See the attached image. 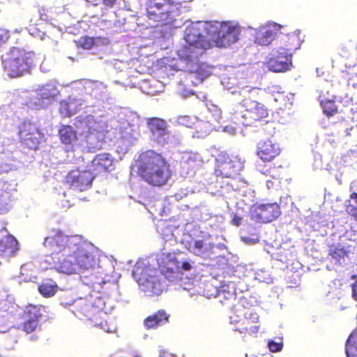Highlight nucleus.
Masks as SVG:
<instances>
[{
  "label": "nucleus",
  "instance_id": "obj_6",
  "mask_svg": "<svg viewBox=\"0 0 357 357\" xmlns=\"http://www.w3.org/2000/svg\"><path fill=\"white\" fill-rule=\"evenodd\" d=\"M181 6L176 0H147L146 16L155 26H171L176 21Z\"/></svg>",
  "mask_w": 357,
  "mask_h": 357
},
{
  "label": "nucleus",
  "instance_id": "obj_29",
  "mask_svg": "<svg viewBox=\"0 0 357 357\" xmlns=\"http://www.w3.org/2000/svg\"><path fill=\"white\" fill-rule=\"evenodd\" d=\"M341 78L348 86L357 88V65L347 67L342 71Z\"/></svg>",
  "mask_w": 357,
  "mask_h": 357
},
{
  "label": "nucleus",
  "instance_id": "obj_30",
  "mask_svg": "<svg viewBox=\"0 0 357 357\" xmlns=\"http://www.w3.org/2000/svg\"><path fill=\"white\" fill-rule=\"evenodd\" d=\"M347 357H357V328L349 335L345 344Z\"/></svg>",
  "mask_w": 357,
  "mask_h": 357
},
{
  "label": "nucleus",
  "instance_id": "obj_24",
  "mask_svg": "<svg viewBox=\"0 0 357 357\" xmlns=\"http://www.w3.org/2000/svg\"><path fill=\"white\" fill-rule=\"evenodd\" d=\"M303 40L298 33H292L286 35L282 38L283 47H279L285 52L292 53L293 51L298 50L301 47Z\"/></svg>",
  "mask_w": 357,
  "mask_h": 357
},
{
  "label": "nucleus",
  "instance_id": "obj_23",
  "mask_svg": "<svg viewBox=\"0 0 357 357\" xmlns=\"http://www.w3.org/2000/svg\"><path fill=\"white\" fill-rule=\"evenodd\" d=\"M276 36L275 29L271 26L261 27L256 33L255 42L260 45H268Z\"/></svg>",
  "mask_w": 357,
  "mask_h": 357
},
{
  "label": "nucleus",
  "instance_id": "obj_21",
  "mask_svg": "<svg viewBox=\"0 0 357 357\" xmlns=\"http://www.w3.org/2000/svg\"><path fill=\"white\" fill-rule=\"evenodd\" d=\"M26 314L30 316L33 314V317L22 324V330L26 333H31L33 332L38 326V319L42 316L40 312V307L37 305H29L26 307Z\"/></svg>",
  "mask_w": 357,
  "mask_h": 357
},
{
  "label": "nucleus",
  "instance_id": "obj_37",
  "mask_svg": "<svg viewBox=\"0 0 357 357\" xmlns=\"http://www.w3.org/2000/svg\"><path fill=\"white\" fill-rule=\"evenodd\" d=\"M283 344L282 342L270 340L268 343V347L271 352H278L282 350Z\"/></svg>",
  "mask_w": 357,
  "mask_h": 357
},
{
  "label": "nucleus",
  "instance_id": "obj_40",
  "mask_svg": "<svg viewBox=\"0 0 357 357\" xmlns=\"http://www.w3.org/2000/svg\"><path fill=\"white\" fill-rule=\"evenodd\" d=\"M241 221L242 218L240 216L234 215L231 220V225L238 227L241 224Z\"/></svg>",
  "mask_w": 357,
  "mask_h": 357
},
{
  "label": "nucleus",
  "instance_id": "obj_20",
  "mask_svg": "<svg viewBox=\"0 0 357 357\" xmlns=\"http://www.w3.org/2000/svg\"><path fill=\"white\" fill-rule=\"evenodd\" d=\"M58 137L61 144L68 146H74L78 141L77 132L70 125H61Z\"/></svg>",
  "mask_w": 357,
  "mask_h": 357
},
{
  "label": "nucleus",
  "instance_id": "obj_32",
  "mask_svg": "<svg viewBox=\"0 0 357 357\" xmlns=\"http://www.w3.org/2000/svg\"><path fill=\"white\" fill-rule=\"evenodd\" d=\"M59 112L64 117H70L75 114L76 110L71 108L70 102L64 101L61 102Z\"/></svg>",
  "mask_w": 357,
  "mask_h": 357
},
{
  "label": "nucleus",
  "instance_id": "obj_43",
  "mask_svg": "<svg viewBox=\"0 0 357 357\" xmlns=\"http://www.w3.org/2000/svg\"><path fill=\"white\" fill-rule=\"evenodd\" d=\"M188 117L187 116H183L180 118V123L181 124L185 125L188 127H190V126L187 123Z\"/></svg>",
  "mask_w": 357,
  "mask_h": 357
},
{
  "label": "nucleus",
  "instance_id": "obj_17",
  "mask_svg": "<svg viewBox=\"0 0 357 357\" xmlns=\"http://www.w3.org/2000/svg\"><path fill=\"white\" fill-rule=\"evenodd\" d=\"M158 268L162 275L170 279L178 273L179 261L172 253H164L159 259Z\"/></svg>",
  "mask_w": 357,
  "mask_h": 357
},
{
  "label": "nucleus",
  "instance_id": "obj_35",
  "mask_svg": "<svg viewBox=\"0 0 357 357\" xmlns=\"http://www.w3.org/2000/svg\"><path fill=\"white\" fill-rule=\"evenodd\" d=\"M204 248V242L203 240L195 241L192 247V251L196 255H201L203 253Z\"/></svg>",
  "mask_w": 357,
  "mask_h": 357
},
{
  "label": "nucleus",
  "instance_id": "obj_28",
  "mask_svg": "<svg viewBox=\"0 0 357 357\" xmlns=\"http://www.w3.org/2000/svg\"><path fill=\"white\" fill-rule=\"evenodd\" d=\"M215 297L222 304L231 303L236 299V294L228 284H222L217 289Z\"/></svg>",
  "mask_w": 357,
  "mask_h": 357
},
{
  "label": "nucleus",
  "instance_id": "obj_2",
  "mask_svg": "<svg viewBox=\"0 0 357 357\" xmlns=\"http://www.w3.org/2000/svg\"><path fill=\"white\" fill-rule=\"evenodd\" d=\"M132 169L144 182L153 187H162L171 177L169 164L160 153L149 149L134 160Z\"/></svg>",
  "mask_w": 357,
  "mask_h": 357
},
{
  "label": "nucleus",
  "instance_id": "obj_15",
  "mask_svg": "<svg viewBox=\"0 0 357 357\" xmlns=\"http://www.w3.org/2000/svg\"><path fill=\"white\" fill-rule=\"evenodd\" d=\"M114 159L108 153L97 154L90 163V168L94 176L102 173L109 172L114 169Z\"/></svg>",
  "mask_w": 357,
  "mask_h": 357
},
{
  "label": "nucleus",
  "instance_id": "obj_18",
  "mask_svg": "<svg viewBox=\"0 0 357 357\" xmlns=\"http://www.w3.org/2000/svg\"><path fill=\"white\" fill-rule=\"evenodd\" d=\"M259 329V316L256 312H250L241 321L237 331L250 336L255 335Z\"/></svg>",
  "mask_w": 357,
  "mask_h": 357
},
{
  "label": "nucleus",
  "instance_id": "obj_34",
  "mask_svg": "<svg viewBox=\"0 0 357 357\" xmlns=\"http://www.w3.org/2000/svg\"><path fill=\"white\" fill-rule=\"evenodd\" d=\"M350 199L354 201L356 205L349 204L346 206V210L348 213L355 215L357 212V192H352L350 195Z\"/></svg>",
  "mask_w": 357,
  "mask_h": 357
},
{
  "label": "nucleus",
  "instance_id": "obj_19",
  "mask_svg": "<svg viewBox=\"0 0 357 357\" xmlns=\"http://www.w3.org/2000/svg\"><path fill=\"white\" fill-rule=\"evenodd\" d=\"M19 250V244L16 238L12 235H7L0 240V256L11 257Z\"/></svg>",
  "mask_w": 357,
  "mask_h": 357
},
{
  "label": "nucleus",
  "instance_id": "obj_22",
  "mask_svg": "<svg viewBox=\"0 0 357 357\" xmlns=\"http://www.w3.org/2000/svg\"><path fill=\"white\" fill-rule=\"evenodd\" d=\"M169 321V314L164 310H160L144 320V326L147 330L155 329Z\"/></svg>",
  "mask_w": 357,
  "mask_h": 357
},
{
  "label": "nucleus",
  "instance_id": "obj_8",
  "mask_svg": "<svg viewBox=\"0 0 357 357\" xmlns=\"http://www.w3.org/2000/svg\"><path fill=\"white\" fill-rule=\"evenodd\" d=\"M79 236H67L60 229H52L43 241V246L50 252L52 261L57 262L62 257H66L72 246L79 243Z\"/></svg>",
  "mask_w": 357,
  "mask_h": 357
},
{
  "label": "nucleus",
  "instance_id": "obj_11",
  "mask_svg": "<svg viewBox=\"0 0 357 357\" xmlns=\"http://www.w3.org/2000/svg\"><path fill=\"white\" fill-rule=\"evenodd\" d=\"M95 176L89 169H73L65 177V183L72 189L84 191L89 188Z\"/></svg>",
  "mask_w": 357,
  "mask_h": 357
},
{
  "label": "nucleus",
  "instance_id": "obj_9",
  "mask_svg": "<svg viewBox=\"0 0 357 357\" xmlns=\"http://www.w3.org/2000/svg\"><path fill=\"white\" fill-rule=\"evenodd\" d=\"M17 135L21 144L33 150L38 149L43 137L39 126L31 121H24L19 126Z\"/></svg>",
  "mask_w": 357,
  "mask_h": 357
},
{
  "label": "nucleus",
  "instance_id": "obj_26",
  "mask_svg": "<svg viewBox=\"0 0 357 357\" xmlns=\"http://www.w3.org/2000/svg\"><path fill=\"white\" fill-rule=\"evenodd\" d=\"M96 121L91 115L79 116L75 119L74 125L79 129L86 131L88 134H92L95 130Z\"/></svg>",
  "mask_w": 357,
  "mask_h": 357
},
{
  "label": "nucleus",
  "instance_id": "obj_36",
  "mask_svg": "<svg viewBox=\"0 0 357 357\" xmlns=\"http://www.w3.org/2000/svg\"><path fill=\"white\" fill-rule=\"evenodd\" d=\"M10 38V31L6 29L0 28V47L7 43Z\"/></svg>",
  "mask_w": 357,
  "mask_h": 357
},
{
  "label": "nucleus",
  "instance_id": "obj_5",
  "mask_svg": "<svg viewBox=\"0 0 357 357\" xmlns=\"http://www.w3.org/2000/svg\"><path fill=\"white\" fill-rule=\"evenodd\" d=\"M265 92L260 89H252L249 91L242 105L245 109L241 114H235L234 119L235 123L243 126H252L257 121H264L268 116L269 110L258 100H261Z\"/></svg>",
  "mask_w": 357,
  "mask_h": 357
},
{
  "label": "nucleus",
  "instance_id": "obj_38",
  "mask_svg": "<svg viewBox=\"0 0 357 357\" xmlns=\"http://www.w3.org/2000/svg\"><path fill=\"white\" fill-rule=\"evenodd\" d=\"M192 268L190 261H184L181 264H179V269L178 273H183L184 271H189Z\"/></svg>",
  "mask_w": 357,
  "mask_h": 357
},
{
  "label": "nucleus",
  "instance_id": "obj_1",
  "mask_svg": "<svg viewBox=\"0 0 357 357\" xmlns=\"http://www.w3.org/2000/svg\"><path fill=\"white\" fill-rule=\"evenodd\" d=\"M241 28L231 22H196L188 26L184 33L185 44L177 51L183 61H197L212 47H227L239 39Z\"/></svg>",
  "mask_w": 357,
  "mask_h": 357
},
{
  "label": "nucleus",
  "instance_id": "obj_14",
  "mask_svg": "<svg viewBox=\"0 0 357 357\" xmlns=\"http://www.w3.org/2000/svg\"><path fill=\"white\" fill-rule=\"evenodd\" d=\"M267 68L273 72H285L292 66V53L278 49L266 61Z\"/></svg>",
  "mask_w": 357,
  "mask_h": 357
},
{
  "label": "nucleus",
  "instance_id": "obj_39",
  "mask_svg": "<svg viewBox=\"0 0 357 357\" xmlns=\"http://www.w3.org/2000/svg\"><path fill=\"white\" fill-rule=\"evenodd\" d=\"M8 211L7 203L2 196H0V214H3Z\"/></svg>",
  "mask_w": 357,
  "mask_h": 357
},
{
  "label": "nucleus",
  "instance_id": "obj_41",
  "mask_svg": "<svg viewBox=\"0 0 357 357\" xmlns=\"http://www.w3.org/2000/svg\"><path fill=\"white\" fill-rule=\"evenodd\" d=\"M116 1L117 0H102V3L108 8H112L115 5Z\"/></svg>",
  "mask_w": 357,
  "mask_h": 357
},
{
  "label": "nucleus",
  "instance_id": "obj_16",
  "mask_svg": "<svg viewBox=\"0 0 357 357\" xmlns=\"http://www.w3.org/2000/svg\"><path fill=\"white\" fill-rule=\"evenodd\" d=\"M234 162L226 153L221 152L215 158V174L222 177H232L237 172Z\"/></svg>",
  "mask_w": 357,
  "mask_h": 357
},
{
  "label": "nucleus",
  "instance_id": "obj_13",
  "mask_svg": "<svg viewBox=\"0 0 357 357\" xmlns=\"http://www.w3.org/2000/svg\"><path fill=\"white\" fill-rule=\"evenodd\" d=\"M278 143L271 139L259 141L256 147V155L264 163L271 162L281 153Z\"/></svg>",
  "mask_w": 357,
  "mask_h": 357
},
{
  "label": "nucleus",
  "instance_id": "obj_25",
  "mask_svg": "<svg viewBox=\"0 0 357 357\" xmlns=\"http://www.w3.org/2000/svg\"><path fill=\"white\" fill-rule=\"evenodd\" d=\"M349 251L340 243H332L328 245V255L333 260L341 264L348 257Z\"/></svg>",
  "mask_w": 357,
  "mask_h": 357
},
{
  "label": "nucleus",
  "instance_id": "obj_7",
  "mask_svg": "<svg viewBox=\"0 0 357 357\" xmlns=\"http://www.w3.org/2000/svg\"><path fill=\"white\" fill-rule=\"evenodd\" d=\"M71 311L78 319L89 322L91 326L99 328L105 332L112 331L105 319L106 313L94 306L91 300L80 298L73 302Z\"/></svg>",
  "mask_w": 357,
  "mask_h": 357
},
{
  "label": "nucleus",
  "instance_id": "obj_12",
  "mask_svg": "<svg viewBox=\"0 0 357 357\" xmlns=\"http://www.w3.org/2000/svg\"><path fill=\"white\" fill-rule=\"evenodd\" d=\"M146 125L151 136L157 143L165 144L168 142L170 131L167 122L161 118L151 117L146 119Z\"/></svg>",
  "mask_w": 357,
  "mask_h": 357
},
{
  "label": "nucleus",
  "instance_id": "obj_27",
  "mask_svg": "<svg viewBox=\"0 0 357 357\" xmlns=\"http://www.w3.org/2000/svg\"><path fill=\"white\" fill-rule=\"evenodd\" d=\"M38 290L43 297L50 298L56 294L59 290V287L53 280L47 278L38 285Z\"/></svg>",
  "mask_w": 357,
  "mask_h": 357
},
{
  "label": "nucleus",
  "instance_id": "obj_33",
  "mask_svg": "<svg viewBox=\"0 0 357 357\" xmlns=\"http://www.w3.org/2000/svg\"><path fill=\"white\" fill-rule=\"evenodd\" d=\"M78 43L79 46H80L83 49L90 50L94 46L95 40L94 38L92 37L84 36L79 40Z\"/></svg>",
  "mask_w": 357,
  "mask_h": 357
},
{
  "label": "nucleus",
  "instance_id": "obj_10",
  "mask_svg": "<svg viewBox=\"0 0 357 357\" xmlns=\"http://www.w3.org/2000/svg\"><path fill=\"white\" fill-rule=\"evenodd\" d=\"M280 214L277 204H255L250 209L249 216L255 222L267 223L276 219Z\"/></svg>",
  "mask_w": 357,
  "mask_h": 357
},
{
  "label": "nucleus",
  "instance_id": "obj_44",
  "mask_svg": "<svg viewBox=\"0 0 357 357\" xmlns=\"http://www.w3.org/2000/svg\"><path fill=\"white\" fill-rule=\"evenodd\" d=\"M221 119V111L215 109V119L218 121Z\"/></svg>",
  "mask_w": 357,
  "mask_h": 357
},
{
  "label": "nucleus",
  "instance_id": "obj_3",
  "mask_svg": "<svg viewBox=\"0 0 357 357\" xmlns=\"http://www.w3.org/2000/svg\"><path fill=\"white\" fill-rule=\"evenodd\" d=\"M78 241L79 243L72 246L66 257L57 262L53 261L54 266L59 272L73 274L98 266L100 255L98 249L83 241L80 236Z\"/></svg>",
  "mask_w": 357,
  "mask_h": 357
},
{
  "label": "nucleus",
  "instance_id": "obj_4",
  "mask_svg": "<svg viewBox=\"0 0 357 357\" xmlns=\"http://www.w3.org/2000/svg\"><path fill=\"white\" fill-rule=\"evenodd\" d=\"M2 70L11 79L24 77L31 73L35 66V54L22 48L13 47L1 57Z\"/></svg>",
  "mask_w": 357,
  "mask_h": 357
},
{
  "label": "nucleus",
  "instance_id": "obj_31",
  "mask_svg": "<svg viewBox=\"0 0 357 357\" xmlns=\"http://www.w3.org/2000/svg\"><path fill=\"white\" fill-rule=\"evenodd\" d=\"M324 113L328 116L334 115L337 112L335 102L331 100H325L321 102Z\"/></svg>",
  "mask_w": 357,
  "mask_h": 357
},
{
  "label": "nucleus",
  "instance_id": "obj_42",
  "mask_svg": "<svg viewBox=\"0 0 357 357\" xmlns=\"http://www.w3.org/2000/svg\"><path fill=\"white\" fill-rule=\"evenodd\" d=\"M352 297L354 300L357 301V281L354 282L352 285Z\"/></svg>",
  "mask_w": 357,
  "mask_h": 357
}]
</instances>
